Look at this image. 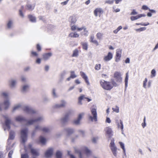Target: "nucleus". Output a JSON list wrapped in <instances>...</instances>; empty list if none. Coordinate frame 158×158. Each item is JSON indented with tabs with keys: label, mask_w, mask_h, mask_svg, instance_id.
I'll return each instance as SVG.
<instances>
[{
	"label": "nucleus",
	"mask_w": 158,
	"mask_h": 158,
	"mask_svg": "<svg viewBox=\"0 0 158 158\" xmlns=\"http://www.w3.org/2000/svg\"><path fill=\"white\" fill-rule=\"evenodd\" d=\"M44 120V118L43 116H40L35 119H31L28 120L25 124V125L28 126L33 124L37 122H42Z\"/></svg>",
	"instance_id": "obj_5"
},
{
	"label": "nucleus",
	"mask_w": 158,
	"mask_h": 158,
	"mask_svg": "<svg viewBox=\"0 0 158 158\" xmlns=\"http://www.w3.org/2000/svg\"><path fill=\"white\" fill-rule=\"evenodd\" d=\"M19 15L20 16H21L22 18L24 17V15L22 12V10H19Z\"/></svg>",
	"instance_id": "obj_63"
},
{
	"label": "nucleus",
	"mask_w": 158,
	"mask_h": 158,
	"mask_svg": "<svg viewBox=\"0 0 158 158\" xmlns=\"http://www.w3.org/2000/svg\"><path fill=\"white\" fill-rule=\"evenodd\" d=\"M4 109V106L2 102H0V111Z\"/></svg>",
	"instance_id": "obj_61"
},
{
	"label": "nucleus",
	"mask_w": 158,
	"mask_h": 158,
	"mask_svg": "<svg viewBox=\"0 0 158 158\" xmlns=\"http://www.w3.org/2000/svg\"><path fill=\"white\" fill-rule=\"evenodd\" d=\"M28 129L27 128L22 129L21 130V139L22 143H24L27 139V133Z\"/></svg>",
	"instance_id": "obj_6"
},
{
	"label": "nucleus",
	"mask_w": 158,
	"mask_h": 158,
	"mask_svg": "<svg viewBox=\"0 0 158 158\" xmlns=\"http://www.w3.org/2000/svg\"><path fill=\"white\" fill-rule=\"evenodd\" d=\"M138 14L137 12L135 11V10H133L131 12L130 15H135Z\"/></svg>",
	"instance_id": "obj_64"
},
{
	"label": "nucleus",
	"mask_w": 158,
	"mask_h": 158,
	"mask_svg": "<svg viewBox=\"0 0 158 158\" xmlns=\"http://www.w3.org/2000/svg\"><path fill=\"white\" fill-rule=\"evenodd\" d=\"M21 80L23 82H26L27 81V78L23 76L21 77Z\"/></svg>",
	"instance_id": "obj_59"
},
{
	"label": "nucleus",
	"mask_w": 158,
	"mask_h": 158,
	"mask_svg": "<svg viewBox=\"0 0 158 158\" xmlns=\"http://www.w3.org/2000/svg\"><path fill=\"white\" fill-rule=\"evenodd\" d=\"M30 85L28 84H25L22 86L21 90L23 93L27 92L29 89Z\"/></svg>",
	"instance_id": "obj_27"
},
{
	"label": "nucleus",
	"mask_w": 158,
	"mask_h": 158,
	"mask_svg": "<svg viewBox=\"0 0 158 158\" xmlns=\"http://www.w3.org/2000/svg\"><path fill=\"white\" fill-rule=\"evenodd\" d=\"M91 114L88 115L89 120L92 122H96L97 121V107L93 106L90 108Z\"/></svg>",
	"instance_id": "obj_3"
},
{
	"label": "nucleus",
	"mask_w": 158,
	"mask_h": 158,
	"mask_svg": "<svg viewBox=\"0 0 158 158\" xmlns=\"http://www.w3.org/2000/svg\"><path fill=\"white\" fill-rule=\"evenodd\" d=\"M70 76L71 77H72V78L73 79L77 77V75L75 73V72L74 71H70Z\"/></svg>",
	"instance_id": "obj_44"
},
{
	"label": "nucleus",
	"mask_w": 158,
	"mask_h": 158,
	"mask_svg": "<svg viewBox=\"0 0 158 158\" xmlns=\"http://www.w3.org/2000/svg\"><path fill=\"white\" fill-rule=\"evenodd\" d=\"M85 27H81V28H79L77 27V29L78 31H80L82 30H85Z\"/></svg>",
	"instance_id": "obj_62"
},
{
	"label": "nucleus",
	"mask_w": 158,
	"mask_h": 158,
	"mask_svg": "<svg viewBox=\"0 0 158 158\" xmlns=\"http://www.w3.org/2000/svg\"><path fill=\"white\" fill-rule=\"evenodd\" d=\"M114 77L117 82L119 83L122 82V78L121 77V74L120 72H115L114 73Z\"/></svg>",
	"instance_id": "obj_11"
},
{
	"label": "nucleus",
	"mask_w": 158,
	"mask_h": 158,
	"mask_svg": "<svg viewBox=\"0 0 158 158\" xmlns=\"http://www.w3.org/2000/svg\"><path fill=\"white\" fill-rule=\"evenodd\" d=\"M118 128H120L122 130H123V122L121 120H120V124L118 123Z\"/></svg>",
	"instance_id": "obj_46"
},
{
	"label": "nucleus",
	"mask_w": 158,
	"mask_h": 158,
	"mask_svg": "<svg viewBox=\"0 0 158 158\" xmlns=\"http://www.w3.org/2000/svg\"><path fill=\"white\" fill-rule=\"evenodd\" d=\"M100 84L102 87L104 89L107 90H110L113 86L116 87L118 85L113 79H111V82H108L102 80L100 81Z\"/></svg>",
	"instance_id": "obj_2"
},
{
	"label": "nucleus",
	"mask_w": 158,
	"mask_h": 158,
	"mask_svg": "<svg viewBox=\"0 0 158 158\" xmlns=\"http://www.w3.org/2000/svg\"><path fill=\"white\" fill-rule=\"evenodd\" d=\"M69 37L73 38H77L79 35L76 32L71 33L69 35Z\"/></svg>",
	"instance_id": "obj_30"
},
{
	"label": "nucleus",
	"mask_w": 158,
	"mask_h": 158,
	"mask_svg": "<svg viewBox=\"0 0 158 158\" xmlns=\"http://www.w3.org/2000/svg\"><path fill=\"white\" fill-rule=\"evenodd\" d=\"M40 142L41 143V144L43 145H45L46 142V139L44 137L41 136L40 137Z\"/></svg>",
	"instance_id": "obj_33"
},
{
	"label": "nucleus",
	"mask_w": 158,
	"mask_h": 158,
	"mask_svg": "<svg viewBox=\"0 0 158 158\" xmlns=\"http://www.w3.org/2000/svg\"><path fill=\"white\" fill-rule=\"evenodd\" d=\"M103 34L101 32H98L96 34V36L98 39L101 40H102Z\"/></svg>",
	"instance_id": "obj_37"
},
{
	"label": "nucleus",
	"mask_w": 158,
	"mask_h": 158,
	"mask_svg": "<svg viewBox=\"0 0 158 158\" xmlns=\"http://www.w3.org/2000/svg\"><path fill=\"white\" fill-rule=\"evenodd\" d=\"M17 84V81L12 79L9 81V85L11 89H14L16 87Z\"/></svg>",
	"instance_id": "obj_15"
},
{
	"label": "nucleus",
	"mask_w": 158,
	"mask_h": 158,
	"mask_svg": "<svg viewBox=\"0 0 158 158\" xmlns=\"http://www.w3.org/2000/svg\"><path fill=\"white\" fill-rule=\"evenodd\" d=\"M2 103L4 106V109L5 110H7L10 105V102L9 100L6 99L4 100Z\"/></svg>",
	"instance_id": "obj_18"
},
{
	"label": "nucleus",
	"mask_w": 158,
	"mask_h": 158,
	"mask_svg": "<svg viewBox=\"0 0 158 158\" xmlns=\"http://www.w3.org/2000/svg\"><path fill=\"white\" fill-rule=\"evenodd\" d=\"M27 6L28 9L30 10H33L35 7V5L32 6L30 4H27Z\"/></svg>",
	"instance_id": "obj_43"
},
{
	"label": "nucleus",
	"mask_w": 158,
	"mask_h": 158,
	"mask_svg": "<svg viewBox=\"0 0 158 158\" xmlns=\"http://www.w3.org/2000/svg\"><path fill=\"white\" fill-rule=\"evenodd\" d=\"M122 27L121 26H119L117 29L114 30L113 31V32L114 34H117L118 31H119L120 30L122 29Z\"/></svg>",
	"instance_id": "obj_47"
},
{
	"label": "nucleus",
	"mask_w": 158,
	"mask_h": 158,
	"mask_svg": "<svg viewBox=\"0 0 158 158\" xmlns=\"http://www.w3.org/2000/svg\"><path fill=\"white\" fill-rule=\"evenodd\" d=\"M84 115V113H81L80 114H79L77 118H78L80 120H81L83 117V116Z\"/></svg>",
	"instance_id": "obj_49"
},
{
	"label": "nucleus",
	"mask_w": 158,
	"mask_h": 158,
	"mask_svg": "<svg viewBox=\"0 0 158 158\" xmlns=\"http://www.w3.org/2000/svg\"><path fill=\"white\" fill-rule=\"evenodd\" d=\"M78 51L77 49H76L73 51V53L72 55L73 57H77L78 56Z\"/></svg>",
	"instance_id": "obj_45"
},
{
	"label": "nucleus",
	"mask_w": 158,
	"mask_h": 158,
	"mask_svg": "<svg viewBox=\"0 0 158 158\" xmlns=\"http://www.w3.org/2000/svg\"><path fill=\"white\" fill-rule=\"evenodd\" d=\"M15 132L13 131H10L9 132V138L8 139L9 142L10 140H13L14 139L15 137Z\"/></svg>",
	"instance_id": "obj_29"
},
{
	"label": "nucleus",
	"mask_w": 158,
	"mask_h": 158,
	"mask_svg": "<svg viewBox=\"0 0 158 158\" xmlns=\"http://www.w3.org/2000/svg\"><path fill=\"white\" fill-rule=\"evenodd\" d=\"M81 44L82 45L83 49L85 50H87V43H82Z\"/></svg>",
	"instance_id": "obj_55"
},
{
	"label": "nucleus",
	"mask_w": 158,
	"mask_h": 158,
	"mask_svg": "<svg viewBox=\"0 0 158 158\" xmlns=\"http://www.w3.org/2000/svg\"><path fill=\"white\" fill-rule=\"evenodd\" d=\"M53 149L52 148H49L45 152V155L46 157H50L52 154Z\"/></svg>",
	"instance_id": "obj_16"
},
{
	"label": "nucleus",
	"mask_w": 158,
	"mask_h": 158,
	"mask_svg": "<svg viewBox=\"0 0 158 158\" xmlns=\"http://www.w3.org/2000/svg\"><path fill=\"white\" fill-rule=\"evenodd\" d=\"M122 53L121 50L120 49H118L116 52V57L115 61L117 62H118L120 60V58L121 57Z\"/></svg>",
	"instance_id": "obj_20"
},
{
	"label": "nucleus",
	"mask_w": 158,
	"mask_h": 158,
	"mask_svg": "<svg viewBox=\"0 0 158 158\" xmlns=\"http://www.w3.org/2000/svg\"><path fill=\"white\" fill-rule=\"evenodd\" d=\"M122 1V0H107L105 1V3L111 5L115 1V3L118 4Z\"/></svg>",
	"instance_id": "obj_23"
},
{
	"label": "nucleus",
	"mask_w": 158,
	"mask_h": 158,
	"mask_svg": "<svg viewBox=\"0 0 158 158\" xmlns=\"http://www.w3.org/2000/svg\"><path fill=\"white\" fill-rule=\"evenodd\" d=\"M51 94L53 98H56L58 97V95L56 92V89L55 88L52 89L51 91Z\"/></svg>",
	"instance_id": "obj_26"
},
{
	"label": "nucleus",
	"mask_w": 158,
	"mask_h": 158,
	"mask_svg": "<svg viewBox=\"0 0 158 158\" xmlns=\"http://www.w3.org/2000/svg\"><path fill=\"white\" fill-rule=\"evenodd\" d=\"M66 73V71H63L61 74L60 75V78L61 79V81H62L64 78L65 75Z\"/></svg>",
	"instance_id": "obj_50"
},
{
	"label": "nucleus",
	"mask_w": 158,
	"mask_h": 158,
	"mask_svg": "<svg viewBox=\"0 0 158 158\" xmlns=\"http://www.w3.org/2000/svg\"><path fill=\"white\" fill-rule=\"evenodd\" d=\"M146 28L145 27H141L140 28L136 29L135 30L137 31H145L146 30Z\"/></svg>",
	"instance_id": "obj_54"
},
{
	"label": "nucleus",
	"mask_w": 158,
	"mask_h": 158,
	"mask_svg": "<svg viewBox=\"0 0 158 158\" xmlns=\"http://www.w3.org/2000/svg\"><path fill=\"white\" fill-rule=\"evenodd\" d=\"M52 56V54L51 53L44 54L43 55V59L44 60H48Z\"/></svg>",
	"instance_id": "obj_28"
},
{
	"label": "nucleus",
	"mask_w": 158,
	"mask_h": 158,
	"mask_svg": "<svg viewBox=\"0 0 158 158\" xmlns=\"http://www.w3.org/2000/svg\"><path fill=\"white\" fill-rule=\"evenodd\" d=\"M31 53L32 55L33 56L37 57L38 56V54L36 52L32 51Z\"/></svg>",
	"instance_id": "obj_60"
},
{
	"label": "nucleus",
	"mask_w": 158,
	"mask_h": 158,
	"mask_svg": "<svg viewBox=\"0 0 158 158\" xmlns=\"http://www.w3.org/2000/svg\"><path fill=\"white\" fill-rule=\"evenodd\" d=\"M52 129L50 127H45L42 128V131L44 132H50Z\"/></svg>",
	"instance_id": "obj_35"
},
{
	"label": "nucleus",
	"mask_w": 158,
	"mask_h": 158,
	"mask_svg": "<svg viewBox=\"0 0 158 158\" xmlns=\"http://www.w3.org/2000/svg\"><path fill=\"white\" fill-rule=\"evenodd\" d=\"M64 130L69 134H71L73 133L74 131L73 129L70 128H66L64 129Z\"/></svg>",
	"instance_id": "obj_32"
},
{
	"label": "nucleus",
	"mask_w": 158,
	"mask_h": 158,
	"mask_svg": "<svg viewBox=\"0 0 158 158\" xmlns=\"http://www.w3.org/2000/svg\"><path fill=\"white\" fill-rule=\"evenodd\" d=\"M69 113H67L61 118L60 121L62 125H64L68 122L69 119Z\"/></svg>",
	"instance_id": "obj_9"
},
{
	"label": "nucleus",
	"mask_w": 158,
	"mask_h": 158,
	"mask_svg": "<svg viewBox=\"0 0 158 158\" xmlns=\"http://www.w3.org/2000/svg\"><path fill=\"white\" fill-rule=\"evenodd\" d=\"M13 23V21L12 20H9L8 21L7 24V28L9 29L11 28L12 27Z\"/></svg>",
	"instance_id": "obj_38"
},
{
	"label": "nucleus",
	"mask_w": 158,
	"mask_h": 158,
	"mask_svg": "<svg viewBox=\"0 0 158 158\" xmlns=\"http://www.w3.org/2000/svg\"><path fill=\"white\" fill-rule=\"evenodd\" d=\"M88 31L86 30V28H85V30H84L82 32V35H83L85 36L88 35Z\"/></svg>",
	"instance_id": "obj_57"
},
{
	"label": "nucleus",
	"mask_w": 158,
	"mask_h": 158,
	"mask_svg": "<svg viewBox=\"0 0 158 158\" xmlns=\"http://www.w3.org/2000/svg\"><path fill=\"white\" fill-rule=\"evenodd\" d=\"M15 120L16 121L20 123L22 122H26V123L28 120H27L25 117L21 115H19L16 116L15 117Z\"/></svg>",
	"instance_id": "obj_12"
},
{
	"label": "nucleus",
	"mask_w": 158,
	"mask_h": 158,
	"mask_svg": "<svg viewBox=\"0 0 158 158\" xmlns=\"http://www.w3.org/2000/svg\"><path fill=\"white\" fill-rule=\"evenodd\" d=\"M21 108H23L25 112L28 114H34L37 112L35 110L30 106L24 105L23 103H19L15 104L13 107L12 111V112H14L15 111Z\"/></svg>",
	"instance_id": "obj_1"
},
{
	"label": "nucleus",
	"mask_w": 158,
	"mask_h": 158,
	"mask_svg": "<svg viewBox=\"0 0 158 158\" xmlns=\"http://www.w3.org/2000/svg\"><path fill=\"white\" fill-rule=\"evenodd\" d=\"M80 74L82 78L84 79L87 84L89 85V82L88 81V77L83 72H80Z\"/></svg>",
	"instance_id": "obj_21"
},
{
	"label": "nucleus",
	"mask_w": 158,
	"mask_h": 158,
	"mask_svg": "<svg viewBox=\"0 0 158 158\" xmlns=\"http://www.w3.org/2000/svg\"><path fill=\"white\" fill-rule=\"evenodd\" d=\"M151 77H154L156 76V71L155 69H152L151 72Z\"/></svg>",
	"instance_id": "obj_52"
},
{
	"label": "nucleus",
	"mask_w": 158,
	"mask_h": 158,
	"mask_svg": "<svg viewBox=\"0 0 158 158\" xmlns=\"http://www.w3.org/2000/svg\"><path fill=\"white\" fill-rule=\"evenodd\" d=\"M21 158H29V156L27 153L22 154L21 155Z\"/></svg>",
	"instance_id": "obj_56"
},
{
	"label": "nucleus",
	"mask_w": 158,
	"mask_h": 158,
	"mask_svg": "<svg viewBox=\"0 0 158 158\" xmlns=\"http://www.w3.org/2000/svg\"><path fill=\"white\" fill-rule=\"evenodd\" d=\"M148 81V79L147 78H146L145 79V80L143 81V87L145 89L146 88V83Z\"/></svg>",
	"instance_id": "obj_53"
},
{
	"label": "nucleus",
	"mask_w": 158,
	"mask_h": 158,
	"mask_svg": "<svg viewBox=\"0 0 158 158\" xmlns=\"http://www.w3.org/2000/svg\"><path fill=\"white\" fill-rule=\"evenodd\" d=\"M4 117L5 119V126L6 127L4 128V130H5L6 129L9 130L10 128V125L11 123V120L9 118L8 116L7 115H4Z\"/></svg>",
	"instance_id": "obj_10"
},
{
	"label": "nucleus",
	"mask_w": 158,
	"mask_h": 158,
	"mask_svg": "<svg viewBox=\"0 0 158 158\" xmlns=\"http://www.w3.org/2000/svg\"><path fill=\"white\" fill-rule=\"evenodd\" d=\"M112 109L114 112L118 113L119 112V108L118 107L116 106L114 108H112Z\"/></svg>",
	"instance_id": "obj_48"
},
{
	"label": "nucleus",
	"mask_w": 158,
	"mask_h": 158,
	"mask_svg": "<svg viewBox=\"0 0 158 158\" xmlns=\"http://www.w3.org/2000/svg\"><path fill=\"white\" fill-rule=\"evenodd\" d=\"M83 99H87V100L88 102H89L91 101V99L87 98L85 97L84 95H82L78 98V103L79 105H81L82 104L81 101Z\"/></svg>",
	"instance_id": "obj_17"
},
{
	"label": "nucleus",
	"mask_w": 158,
	"mask_h": 158,
	"mask_svg": "<svg viewBox=\"0 0 158 158\" xmlns=\"http://www.w3.org/2000/svg\"><path fill=\"white\" fill-rule=\"evenodd\" d=\"M100 68H101V64H97L95 65V69L96 70H98L100 69Z\"/></svg>",
	"instance_id": "obj_58"
},
{
	"label": "nucleus",
	"mask_w": 158,
	"mask_h": 158,
	"mask_svg": "<svg viewBox=\"0 0 158 158\" xmlns=\"http://www.w3.org/2000/svg\"><path fill=\"white\" fill-rule=\"evenodd\" d=\"M66 102L64 100H62L60 101V103L55 104L53 107L55 109L64 108L66 107Z\"/></svg>",
	"instance_id": "obj_7"
},
{
	"label": "nucleus",
	"mask_w": 158,
	"mask_h": 158,
	"mask_svg": "<svg viewBox=\"0 0 158 158\" xmlns=\"http://www.w3.org/2000/svg\"><path fill=\"white\" fill-rule=\"evenodd\" d=\"M62 155V152L59 151H57L56 153V158H61Z\"/></svg>",
	"instance_id": "obj_40"
},
{
	"label": "nucleus",
	"mask_w": 158,
	"mask_h": 158,
	"mask_svg": "<svg viewBox=\"0 0 158 158\" xmlns=\"http://www.w3.org/2000/svg\"><path fill=\"white\" fill-rule=\"evenodd\" d=\"M105 132L107 136L110 138L112 136V131L111 128L109 127H107L105 129Z\"/></svg>",
	"instance_id": "obj_19"
},
{
	"label": "nucleus",
	"mask_w": 158,
	"mask_h": 158,
	"mask_svg": "<svg viewBox=\"0 0 158 158\" xmlns=\"http://www.w3.org/2000/svg\"><path fill=\"white\" fill-rule=\"evenodd\" d=\"M145 14H139L135 16H131L130 17L131 20L132 21H133L134 20H136L137 19H138L140 18L143 17H145Z\"/></svg>",
	"instance_id": "obj_25"
},
{
	"label": "nucleus",
	"mask_w": 158,
	"mask_h": 158,
	"mask_svg": "<svg viewBox=\"0 0 158 158\" xmlns=\"http://www.w3.org/2000/svg\"><path fill=\"white\" fill-rule=\"evenodd\" d=\"M129 76L128 73H126V76L125 79V86L127 87V86L128 81V80Z\"/></svg>",
	"instance_id": "obj_41"
},
{
	"label": "nucleus",
	"mask_w": 158,
	"mask_h": 158,
	"mask_svg": "<svg viewBox=\"0 0 158 158\" xmlns=\"http://www.w3.org/2000/svg\"><path fill=\"white\" fill-rule=\"evenodd\" d=\"M110 147L113 154L114 156H116L117 155V148L115 146L114 142L112 140L110 143Z\"/></svg>",
	"instance_id": "obj_8"
},
{
	"label": "nucleus",
	"mask_w": 158,
	"mask_h": 158,
	"mask_svg": "<svg viewBox=\"0 0 158 158\" xmlns=\"http://www.w3.org/2000/svg\"><path fill=\"white\" fill-rule=\"evenodd\" d=\"M42 127L39 125H36L35 126V129L34 131H33L32 133V136H33L37 131H41L42 130Z\"/></svg>",
	"instance_id": "obj_24"
},
{
	"label": "nucleus",
	"mask_w": 158,
	"mask_h": 158,
	"mask_svg": "<svg viewBox=\"0 0 158 158\" xmlns=\"http://www.w3.org/2000/svg\"><path fill=\"white\" fill-rule=\"evenodd\" d=\"M112 58V54L111 52H109L107 56L104 57L103 60L104 61L107 62L110 60Z\"/></svg>",
	"instance_id": "obj_14"
},
{
	"label": "nucleus",
	"mask_w": 158,
	"mask_h": 158,
	"mask_svg": "<svg viewBox=\"0 0 158 158\" xmlns=\"http://www.w3.org/2000/svg\"><path fill=\"white\" fill-rule=\"evenodd\" d=\"M68 155L69 156L70 158H76V157L73 154L70 153V151H67Z\"/></svg>",
	"instance_id": "obj_51"
},
{
	"label": "nucleus",
	"mask_w": 158,
	"mask_h": 158,
	"mask_svg": "<svg viewBox=\"0 0 158 158\" xmlns=\"http://www.w3.org/2000/svg\"><path fill=\"white\" fill-rule=\"evenodd\" d=\"M102 12V9L100 8H97L94 11V15L95 16H97L98 13H100Z\"/></svg>",
	"instance_id": "obj_36"
},
{
	"label": "nucleus",
	"mask_w": 158,
	"mask_h": 158,
	"mask_svg": "<svg viewBox=\"0 0 158 158\" xmlns=\"http://www.w3.org/2000/svg\"><path fill=\"white\" fill-rule=\"evenodd\" d=\"M50 99L48 97L45 96L44 97L43 99V101L44 103H47L50 102Z\"/></svg>",
	"instance_id": "obj_42"
},
{
	"label": "nucleus",
	"mask_w": 158,
	"mask_h": 158,
	"mask_svg": "<svg viewBox=\"0 0 158 158\" xmlns=\"http://www.w3.org/2000/svg\"><path fill=\"white\" fill-rule=\"evenodd\" d=\"M28 148L30 149L31 152L33 156H39V154L37 151L36 149L33 148H32L31 144H29L28 145Z\"/></svg>",
	"instance_id": "obj_13"
},
{
	"label": "nucleus",
	"mask_w": 158,
	"mask_h": 158,
	"mask_svg": "<svg viewBox=\"0 0 158 158\" xmlns=\"http://www.w3.org/2000/svg\"><path fill=\"white\" fill-rule=\"evenodd\" d=\"M73 123L76 125H79L81 124V120L77 118L73 120Z\"/></svg>",
	"instance_id": "obj_31"
},
{
	"label": "nucleus",
	"mask_w": 158,
	"mask_h": 158,
	"mask_svg": "<svg viewBox=\"0 0 158 158\" xmlns=\"http://www.w3.org/2000/svg\"><path fill=\"white\" fill-rule=\"evenodd\" d=\"M84 151L86 156H89L91 154V151L87 147H83L81 150L78 149H75V152L78 154L79 158H83V156L82 153V151Z\"/></svg>",
	"instance_id": "obj_4"
},
{
	"label": "nucleus",
	"mask_w": 158,
	"mask_h": 158,
	"mask_svg": "<svg viewBox=\"0 0 158 158\" xmlns=\"http://www.w3.org/2000/svg\"><path fill=\"white\" fill-rule=\"evenodd\" d=\"M1 95L2 96L7 98L9 96V93L8 92L2 91L1 93Z\"/></svg>",
	"instance_id": "obj_34"
},
{
	"label": "nucleus",
	"mask_w": 158,
	"mask_h": 158,
	"mask_svg": "<svg viewBox=\"0 0 158 158\" xmlns=\"http://www.w3.org/2000/svg\"><path fill=\"white\" fill-rule=\"evenodd\" d=\"M69 21L71 23V25H73L77 21L76 16L73 15L70 16L69 18Z\"/></svg>",
	"instance_id": "obj_22"
},
{
	"label": "nucleus",
	"mask_w": 158,
	"mask_h": 158,
	"mask_svg": "<svg viewBox=\"0 0 158 158\" xmlns=\"http://www.w3.org/2000/svg\"><path fill=\"white\" fill-rule=\"evenodd\" d=\"M28 17L30 20L32 22H36V18L35 17L31 15H29Z\"/></svg>",
	"instance_id": "obj_39"
}]
</instances>
